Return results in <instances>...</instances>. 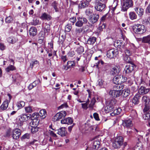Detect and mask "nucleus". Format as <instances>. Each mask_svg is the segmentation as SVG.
<instances>
[{"label":"nucleus","mask_w":150,"mask_h":150,"mask_svg":"<svg viewBox=\"0 0 150 150\" xmlns=\"http://www.w3.org/2000/svg\"><path fill=\"white\" fill-rule=\"evenodd\" d=\"M130 93V91L128 89H125L123 90L122 92H121V94L124 97L126 98L128 96Z\"/></svg>","instance_id":"obj_31"},{"label":"nucleus","mask_w":150,"mask_h":150,"mask_svg":"<svg viewBox=\"0 0 150 150\" xmlns=\"http://www.w3.org/2000/svg\"><path fill=\"white\" fill-rule=\"evenodd\" d=\"M76 51L77 53L80 54L84 52V48L82 46H80L77 48Z\"/></svg>","instance_id":"obj_46"},{"label":"nucleus","mask_w":150,"mask_h":150,"mask_svg":"<svg viewBox=\"0 0 150 150\" xmlns=\"http://www.w3.org/2000/svg\"><path fill=\"white\" fill-rule=\"evenodd\" d=\"M109 95L112 97H119L121 94V91L119 90H110L109 92Z\"/></svg>","instance_id":"obj_16"},{"label":"nucleus","mask_w":150,"mask_h":150,"mask_svg":"<svg viewBox=\"0 0 150 150\" xmlns=\"http://www.w3.org/2000/svg\"><path fill=\"white\" fill-rule=\"evenodd\" d=\"M30 115L23 114L19 116V120L17 122L18 125L21 126L24 122L27 121L30 118Z\"/></svg>","instance_id":"obj_4"},{"label":"nucleus","mask_w":150,"mask_h":150,"mask_svg":"<svg viewBox=\"0 0 150 150\" xmlns=\"http://www.w3.org/2000/svg\"><path fill=\"white\" fill-rule=\"evenodd\" d=\"M37 29L34 27H31L29 30V32L30 35L35 36L37 34Z\"/></svg>","instance_id":"obj_30"},{"label":"nucleus","mask_w":150,"mask_h":150,"mask_svg":"<svg viewBox=\"0 0 150 150\" xmlns=\"http://www.w3.org/2000/svg\"><path fill=\"white\" fill-rule=\"evenodd\" d=\"M93 116L94 118L97 121L99 120L98 115L97 113H94L93 114Z\"/></svg>","instance_id":"obj_64"},{"label":"nucleus","mask_w":150,"mask_h":150,"mask_svg":"<svg viewBox=\"0 0 150 150\" xmlns=\"http://www.w3.org/2000/svg\"><path fill=\"white\" fill-rule=\"evenodd\" d=\"M15 69L13 65H10L6 69V71L8 72H9L10 71H12Z\"/></svg>","instance_id":"obj_54"},{"label":"nucleus","mask_w":150,"mask_h":150,"mask_svg":"<svg viewBox=\"0 0 150 150\" xmlns=\"http://www.w3.org/2000/svg\"><path fill=\"white\" fill-rule=\"evenodd\" d=\"M134 150H144L143 148L142 145L140 144V145L137 144L134 148Z\"/></svg>","instance_id":"obj_52"},{"label":"nucleus","mask_w":150,"mask_h":150,"mask_svg":"<svg viewBox=\"0 0 150 150\" xmlns=\"http://www.w3.org/2000/svg\"><path fill=\"white\" fill-rule=\"evenodd\" d=\"M116 101L114 99H112L109 102V105L111 106H114L116 104Z\"/></svg>","instance_id":"obj_58"},{"label":"nucleus","mask_w":150,"mask_h":150,"mask_svg":"<svg viewBox=\"0 0 150 150\" xmlns=\"http://www.w3.org/2000/svg\"><path fill=\"white\" fill-rule=\"evenodd\" d=\"M103 81L102 79H99L98 81V86L100 87L101 88H104V86L103 83Z\"/></svg>","instance_id":"obj_45"},{"label":"nucleus","mask_w":150,"mask_h":150,"mask_svg":"<svg viewBox=\"0 0 150 150\" xmlns=\"http://www.w3.org/2000/svg\"><path fill=\"white\" fill-rule=\"evenodd\" d=\"M99 17V16L98 14L93 15L89 19V21L92 24H94L98 21Z\"/></svg>","instance_id":"obj_19"},{"label":"nucleus","mask_w":150,"mask_h":150,"mask_svg":"<svg viewBox=\"0 0 150 150\" xmlns=\"http://www.w3.org/2000/svg\"><path fill=\"white\" fill-rule=\"evenodd\" d=\"M118 53L116 49H112L107 51V56L108 58L111 59L116 57Z\"/></svg>","instance_id":"obj_8"},{"label":"nucleus","mask_w":150,"mask_h":150,"mask_svg":"<svg viewBox=\"0 0 150 150\" xmlns=\"http://www.w3.org/2000/svg\"><path fill=\"white\" fill-rule=\"evenodd\" d=\"M77 21L76 22L75 25L78 27H82L83 24H86L88 22L87 20L85 17H79L77 18Z\"/></svg>","instance_id":"obj_5"},{"label":"nucleus","mask_w":150,"mask_h":150,"mask_svg":"<svg viewBox=\"0 0 150 150\" xmlns=\"http://www.w3.org/2000/svg\"><path fill=\"white\" fill-rule=\"evenodd\" d=\"M142 42L144 43H150V35H148L143 38Z\"/></svg>","instance_id":"obj_36"},{"label":"nucleus","mask_w":150,"mask_h":150,"mask_svg":"<svg viewBox=\"0 0 150 150\" xmlns=\"http://www.w3.org/2000/svg\"><path fill=\"white\" fill-rule=\"evenodd\" d=\"M133 30L135 33L138 34H142L146 32V29L144 25L137 24L133 28Z\"/></svg>","instance_id":"obj_2"},{"label":"nucleus","mask_w":150,"mask_h":150,"mask_svg":"<svg viewBox=\"0 0 150 150\" xmlns=\"http://www.w3.org/2000/svg\"><path fill=\"white\" fill-rule=\"evenodd\" d=\"M83 28H77L76 30V32L77 33H79L81 32H83ZM85 31H83V33Z\"/></svg>","instance_id":"obj_63"},{"label":"nucleus","mask_w":150,"mask_h":150,"mask_svg":"<svg viewBox=\"0 0 150 150\" xmlns=\"http://www.w3.org/2000/svg\"><path fill=\"white\" fill-rule=\"evenodd\" d=\"M123 4L122 8L123 11H126L127 9L133 5V2L132 0H123Z\"/></svg>","instance_id":"obj_6"},{"label":"nucleus","mask_w":150,"mask_h":150,"mask_svg":"<svg viewBox=\"0 0 150 150\" xmlns=\"http://www.w3.org/2000/svg\"><path fill=\"white\" fill-rule=\"evenodd\" d=\"M114 107L111 105H108L105 108V110L106 112H113L114 110Z\"/></svg>","instance_id":"obj_32"},{"label":"nucleus","mask_w":150,"mask_h":150,"mask_svg":"<svg viewBox=\"0 0 150 150\" xmlns=\"http://www.w3.org/2000/svg\"><path fill=\"white\" fill-rule=\"evenodd\" d=\"M94 8L97 11L102 12L104 11L105 10L106 5L104 3H99L95 2Z\"/></svg>","instance_id":"obj_7"},{"label":"nucleus","mask_w":150,"mask_h":150,"mask_svg":"<svg viewBox=\"0 0 150 150\" xmlns=\"http://www.w3.org/2000/svg\"><path fill=\"white\" fill-rule=\"evenodd\" d=\"M18 40L17 38L14 37H10L8 38V41L11 43L13 44L15 43Z\"/></svg>","instance_id":"obj_35"},{"label":"nucleus","mask_w":150,"mask_h":150,"mask_svg":"<svg viewBox=\"0 0 150 150\" xmlns=\"http://www.w3.org/2000/svg\"><path fill=\"white\" fill-rule=\"evenodd\" d=\"M12 137L13 139H18L21 134V131L18 129L12 130Z\"/></svg>","instance_id":"obj_10"},{"label":"nucleus","mask_w":150,"mask_h":150,"mask_svg":"<svg viewBox=\"0 0 150 150\" xmlns=\"http://www.w3.org/2000/svg\"><path fill=\"white\" fill-rule=\"evenodd\" d=\"M75 63L74 62L72 61H69L67 62L66 65L63 66V69L64 70H67L71 67H73L75 66Z\"/></svg>","instance_id":"obj_17"},{"label":"nucleus","mask_w":150,"mask_h":150,"mask_svg":"<svg viewBox=\"0 0 150 150\" xmlns=\"http://www.w3.org/2000/svg\"><path fill=\"white\" fill-rule=\"evenodd\" d=\"M89 99H88L86 103H82L81 105H82V108L85 110H86L88 108L87 106L89 103Z\"/></svg>","instance_id":"obj_50"},{"label":"nucleus","mask_w":150,"mask_h":150,"mask_svg":"<svg viewBox=\"0 0 150 150\" xmlns=\"http://www.w3.org/2000/svg\"><path fill=\"white\" fill-rule=\"evenodd\" d=\"M140 97V96L139 94H136L132 99V103L134 105L138 104L139 103V100Z\"/></svg>","instance_id":"obj_23"},{"label":"nucleus","mask_w":150,"mask_h":150,"mask_svg":"<svg viewBox=\"0 0 150 150\" xmlns=\"http://www.w3.org/2000/svg\"><path fill=\"white\" fill-rule=\"evenodd\" d=\"M123 77L121 76H116L113 79V82L115 84H122L121 83L124 82L125 81H122Z\"/></svg>","instance_id":"obj_13"},{"label":"nucleus","mask_w":150,"mask_h":150,"mask_svg":"<svg viewBox=\"0 0 150 150\" xmlns=\"http://www.w3.org/2000/svg\"><path fill=\"white\" fill-rule=\"evenodd\" d=\"M71 28V24H67L65 26V30L66 31L69 32L70 31Z\"/></svg>","instance_id":"obj_57"},{"label":"nucleus","mask_w":150,"mask_h":150,"mask_svg":"<svg viewBox=\"0 0 150 150\" xmlns=\"http://www.w3.org/2000/svg\"><path fill=\"white\" fill-rule=\"evenodd\" d=\"M13 21V18L11 16H9L7 17L5 19V21L7 23H11Z\"/></svg>","instance_id":"obj_53"},{"label":"nucleus","mask_w":150,"mask_h":150,"mask_svg":"<svg viewBox=\"0 0 150 150\" xmlns=\"http://www.w3.org/2000/svg\"><path fill=\"white\" fill-rule=\"evenodd\" d=\"M96 102L95 99L94 98H93L91 100V103L88 106V107L92 109Z\"/></svg>","instance_id":"obj_47"},{"label":"nucleus","mask_w":150,"mask_h":150,"mask_svg":"<svg viewBox=\"0 0 150 150\" xmlns=\"http://www.w3.org/2000/svg\"><path fill=\"white\" fill-rule=\"evenodd\" d=\"M67 112L65 111H61L57 113L53 117V121L54 122L59 121L63 117L64 118L67 115Z\"/></svg>","instance_id":"obj_3"},{"label":"nucleus","mask_w":150,"mask_h":150,"mask_svg":"<svg viewBox=\"0 0 150 150\" xmlns=\"http://www.w3.org/2000/svg\"><path fill=\"white\" fill-rule=\"evenodd\" d=\"M57 134L60 135L61 136H64L67 133L66 129L65 127H62L57 130Z\"/></svg>","instance_id":"obj_21"},{"label":"nucleus","mask_w":150,"mask_h":150,"mask_svg":"<svg viewBox=\"0 0 150 150\" xmlns=\"http://www.w3.org/2000/svg\"><path fill=\"white\" fill-rule=\"evenodd\" d=\"M96 38L94 37H90L88 38L87 43L89 45H93L96 41Z\"/></svg>","instance_id":"obj_26"},{"label":"nucleus","mask_w":150,"mask_h":150,"mask_svg":"<svg viewBox=\"0 0 150 150\" xmlns=\"http://www.w3.org/2000/svg\"><path fill=\"white\" fill-rule=\"evenodd\" d=\"M30 137V134L28 133H26L22 136L21 139H29Z\"/></svg>","instance_id":"obj_60"},{"label":"nucleus","mask_w":150,"mask_h":150,"mask_svg":"<svg viewBox=\"0 0 150 150\" xmlns=\"http://www.w3.org/2000/svg\"><path fill=\"white\" fill-rule=\"evenodd\" d=\"M129 17L130 19L133 20L137 18V16L134 12L131 11L129 13Z\"/></svg>","instance_id":"obj_33"},{"label":"nucleus","mask_w":150,"mask_h":150,"mask_svg":"<svg viewBox=\"0 0 150 150\" xmlns=\"http://www.w3.org/2000/svg\"><path fill=\"white\" fill-rule=\"evenodd\" d=\"M38 61L37 60L32 61L30 63V67L32 69L33 67L37 66L38 65Z\"/></svg>","instance_id":"obj_41"},{"label":"nucleus","mask_w":150,"mask_h":150,"mask_svg":"<svg viewBox=\"0 0 150 150\" xmlns=\"http://www.w3.org/2000/svg\"><path fill=\"white\" fill-rule=\"evenodd\" d=\"M61 122L62 124L69 125L73 123V120L72 119L71 117H68L64 119H62L61 121Z\"/></svg>","instance_id":"obj_20"},{"label":"nucleus","mask_w":150,"mask_h":150,"mask_svg":"<svg viewBox=\"0 0 150 150\" xmlns=\"http://www.w3.org/2000/svg\"><path fill=\"white\" fill-rule=\"evenodd\" d=\"M40 117H42V118H45L46 115V112L45 110H41L40 111Z\"/></svg>","instance_id":"obj_39"},{"label":"nucleus","mask_w":150,"mask_h":150,"mask_svg":"<svg viewBox=\"0 0 150 150\" xmlns=\"http://www.w3.org/2000/svg\"><path fill=\"white\" fill-rule=\"evenodd\" d=\"M143 23L144 24H150V17H149L147 19H145L144 20Z\"/></svg>","instance_id":"obj_59"},{"label":"nucleus","mask_w":150,"mask_h":150,"mask_svg":"<svg viewBox=\"0 0 150 150\" xmlns=\"http://www.w3.org/2000/svg\"><path fill=\"white\" fill-rule=\"evenodd\" d=\"M25 105V103L22 101L18 102L17 104V106L18 109L21 108L22 107H24Z\"/></svg>","instance_id":"obj_40"},{"label":"nucleus","mask_w":150,"mask_h":150,"mask_svg":"<svg viewBox=\"0 0 150 150\" xmlns=\"http://www.w3.org/2000/svg\"><path fill=\"white\" fill-rule=\"evenodd\" d=\"M39 20L37 19H35L33 20V22H32V24L33 25H36L39 24Z\"/></svg>","instance_id":"obj_62"},{"label":"nucleus","mask_w":150,"mask_h":150,"mask_svg":"<svg viewBox=\"0 0 150 150\" xmlns=\"http://www.w3.org/2000/svg\"><path fill=\"white\" fill-rule=\"evenodd\" d=\"M149 88H146L142 86L139 90V93L144 94L149 92Z\"/></svg>","instance_id":"obj_24"},{"label":"nucleus","mask_w":150,"mask_h":150,"mask_svg":"<svg viewBox=\"0 0 150 150\" xmlns=\"http://www.w3.org/2000/svg\"><path fill=\"white\" fill-rule=\"evenodd\" d=\"M40 117L39 114L38 112H35L31 116V119H38Z\"/></svg>","instance_id":"obj_43"},{"label":"nucleus","mask_w":150,"mask_h":150,"mask_svg":"<svg viewBox=\"0 0 150 150\" xmlns=\"http://www.w3.org/2000/svg\"><path fill=\"white\" fill-rule=\"evenodd\" d=\"M124 141L123 137L118 136L112 142V146L115 149H119L122 146Z\"/></svg>","instance_id":"obj_1"},{"label":"nucleus","mask_w":150,"mask_h":150,"mask_svg":"<svg viewBox=\"0 0 150 150\" xmlns=\"http://www.w3.org/2000/svg\"><path fill=\"white\" fill-rule=\"evenodd\" d=\"M9 100H6L0 107V109L2 110H6L8 107V103L11 99V97L10 95L8 94Z\"/></svg>","instance_id":"obj_12"},{"label":"nucleus","mask_w":150,"mask_h":150,"mask_svg":"<svg viewBox=\"0 0 150 150\" xmlns=\"http://www.w3.org/2000/svg\"><path fill=\"white\" fill-rule=\"evenodd\" d=\"M31 131L32 133H34L38 131V127H37L36 126L35 127L34 126L32 127L31 129Z\"/></svg>","instance_id":"obj_56"},{"label":"nucleus","mask_w":150,"mask_h":150,"mask_svg":"<svg viewBox=\"0 0 150 150\" xmlns=\"http://www.w3.org/2000/svg\"><path fill=\"white\" fill-rule=\"evenodd\" d=\"M105 27L106 25L105 24L103 23L102 25L100 24L98 28V29L100 31H102L103 29L105 28Z\"/></svg>","instance_id":"obj_55"},{"label":"nucleus","mask_w":150,"mask_h":150,"mask_svg":"<svg viewBox=\"0 0 150 150\" xmlns=\"http://www.w3.org/2000/svg\"><path fill=\"white\" fill-rule=\"evenodd\" d=\"M121 111V109L120 108H118L116 109H114V110L112 113L111 114V115L113 116L115 115L119 114Z\"/></svg>","instance_id":"obj_38"},{"label":"nucleus","mask_w":150,"mask_h":150,"mask_svg":"<svg viewBox=\"0 0 150 150\" xmlns=\"http://www.w3.org/2000/svg\"><path fill=\"white\" fill-rule=\"evenodd\" d=\"M12 130L11 128H8L7 129L6 132L5 136L6 137H9L12 135Z\"/></svg>","instance_id":"obj_49"},{"label":"nucleus","mask_w":150,"mask_h":150,"mask_svg":"<svg viewBox=\"0 0 150 150\" xmlns=\"http://www.w3.org/2000/svg\"><path fill=\"white\" fill-rule=\"evenodd\" d=\"M136 67V66L133 63H131L129 65H126L124 69V73L129 74L131 73Z\"/></svg>","instance_id":"obj_9"},{"label":"nucleus","mask_w":150,"mask_h":150,"mask_svg":"<svg viewBox=\"0 0 150 150\" xmlns=\"http://www.w3.org/2000/svg\"><path fill=\"white\" fill-rule=\"evenodd\" d=\"M32 121L30 122V124L34 126H37L38 125L39 120L38 119H32Z\"/></svg>","instance_id":"obj_44"},{"label":"nucleus","mask_w":150,"mask_h":150,"mask_svg":"<svg viewBox=\"0 0 150 150\" xmlns=\"http://www.w3.org/2000/svg\"><path fill=\"white\" fill-rule=\"evenodd\" d=\"M40 18L43 20H47L48 21H49L51 19L52 17L50 15L45 13H44L40 16Z\"/></svg>","instance_id":"obj_25"},{"label":"nucleus","mask_w":150,"mask_h":150,"mask_svg":"<svg viewBox=\"0 0 150 150\" xmlns=\"http://www.w3.org/2000/svg\"><path fill=\"white\" fill-rule=\"evenodd\" d=\"M42 27L44 31V34H45L46 33L48 34L50 33V25L47 23H45V24L42 25Z\"/></svg>","instance_id":"obj_18"},{"label":"nucleus","mask_w":150,"mask_h":150,"mask_svg":"<svg viewBox=\"0 0 150 150\" xmlns=\"http://www.w3.org/2000/svg\"><path fill=\"white\" fill-rule=\"evenodd\" d=\"M25 110L27 113H31L33 111L32 107L30 106H28L25 108Z\"/></svg>","instance_id":"obj_48"},{"label":"nucleus","mask_w":150,"mask_h":150,"mask_svg":"<svg viewBox=\"0 0 150 150\" xmlns=\"http://www.w3.org/2000/svg\"><path fill=\"white\" fill-rule=\"evenodd\" d=\"M142 100L143 103L146 105L148 104L149 98L148 97L143 96L142 98Z\"/></svg>","instance_id":"obj_37"},{"label":"nucleus","mask_w":150,"mask_h":150,"mask_svg":"<svg viewBox=\"0 0 150 150\" xmlns=\"http://www.w3.org/2000/svg\"><path fill=\"white\" fill-rule=\"evenodd\" d=\"M143 118L145 120L148 122L150 121V111L146 112L143 116Z\"/></svg>","instance_id":"obj_34"},{"label":"nucleus","mask_w":150,"mask_h":150,"mask_svg":"<svg viewBox=\"0 0 150 150\" xmlns=\"http://www.w3.org/2000/svg\"><path fill=\"white\" fill-rule=\"evenodd\" d=\"M134 10L139 17H141L144 14V10L140 7H136L134 8Z\"/></svg>","instance_id":"obj_22"},{"label":"nucleus","mask_w":150,"mask_h":150,"mask_svg":"<svg viewBox=\"0 0 150 150\" xmlns=\"http://www.w3.org/2000/svg\"><path fill=\"white\" fill-rule=\"evenodd\" d=\"M103 65L101 68V70L102 71H105L108 69L109 66L106 63L104 64V63Z\"/></svg>","instance_id":"obj_51"},{"label":"nucleus","mask_w":150,"mask_h":150,"mask_svg":"<svg viewBox=\"0 0 150 150\" xmlns=\"http://www.w3.org/2000/svg\"><path fill=\"white\" fill-rule=\"evenodd\" d=\"M124 60L127 63H133L129 56L125 55L124 57Z\"/></svg>","instance_id":"obj_42"},{"label":"nucleus","mask_w":150,"mask_h":150,"mask_svg":"<svg viewBox=\"0 0 150 150\" xmlns=\"http://www.w3.org/2000/svg\"><path fill=\"white\" fill-rule=\"evenodd\" d=\"M51 5L54 9L55 12H57L59 11V8L58 4L56 1H54L51 4Z\"/></svg>","instance_id":"obj_28"},{"label":"nucleus","mask_w":150,"mask_h":150,"mask_svg":"<svg viewBox=\"0 0 150 150\" xmlns=\"http://www.w3.org/2000/svg\"><path fill=\"white\" fill-rule=\"evenodd\" d=\"M123 87L124 85L122 84H115V85L113 86V89L121 91V90L123 88Z\"/></svg>","instance_id":"obj_29"},{"label":"nucleus","mask_w":150,"mask_h":150,"mask_svg":"<svg viewBox=\"0 0 150 150\" xmlns=\"http://www.w3.org/2000/svg\"><path fill=\"white\" fill-rule=\"evenodd\" d=\"M122 124L125 128H130L133 126L132 121L129 119H127L123 120Z\"/></svg>","instance_id":"obj_11"},{"label":"nucleus","mask_w":150,"mask_h":150,"mask_svg":"<svg viewBox=\"0 0 150 150\" xmlns=\"http://www.w3.org/2000/svg\"><path fill=\"white\" fill-rule=\"evenodd\" d=\"M89 2L87 0H82L80 1L78 6L79 9H82L88 7Z\"/></svg>","instance_id":"obj_15"},{"label":"nucleus","mask_w":150,"mask_h":150,"mask_svg":"<svg viewBox=\"0 0 150 150\" xmlns=\"http://www.w3.org/2000/svg\"><path fill=\"white\" fill-rule=\"evenodd\" d=\"M100 143L98 140H96L93 142V149H97L100 146Z\"/></svg>","instance_id":"obj_27"},{"label":"nucleus","mask_w":150,"mask_h":150,"mask_svg":"<svg viewBox=\"0 0 150 150\" xmlns=\"http://www.w3.org/2000/svg\"><path fill=\"white\" fill-rule=\"evenodd\" d=\"M120 70L119 67L115 66L111 69L110 74L113 76H117L119 75Z\"/></svg>","instance_id":"obj_14"},{"label":"nucleus","mask_w":150,"mask_h":150,"mask_svg":"<svg viewBox=\"0 0 150 150\" xmlns=\"http://www.w3.org/2000/svg\"><path fill=\"white\" fill-rule=\"evenodd\" d=\"M69 21L71 22L72 23L73 25H74L75 22H76V17H73L70 18Z\"/></svg>","instance_id":"obj_61"}]
</instances>
